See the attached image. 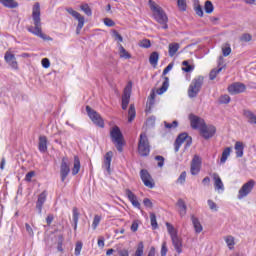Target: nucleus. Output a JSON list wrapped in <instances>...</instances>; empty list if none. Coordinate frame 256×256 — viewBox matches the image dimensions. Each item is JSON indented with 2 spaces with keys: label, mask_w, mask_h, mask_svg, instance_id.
Returning <instances> with one entry per match:
<instances>
[{
  "label": "nucleus",
  "mask_w": 256,
  "mask_h": 256,
  "mask_svg": "<svg viewBox=\"0 0 256 256\" xmlns=\"http://www.w3.org/2000/svg\"><path fill=\"white\" fill-rule=\"evenodd\" d=\"M113 37L120 43H123V36H121V34H119V32L116 30L113 31Z\"/></svg>",
  "instance_id": "59"
},
{
  "label": "nucleus",
  "mask_w": 256,
  "mask_h": 256,
  "mask_svg": "<svg viewBox=\"0 0 256 256\" xmlns=\"http://www.w3.org/2000/svg\"><path fill=\"white\" fill-rule=\"evenodd\" d=\"M231 151H232L231 147H227L223 150L222 156L220 158V163L222 165H225V163H227V159H229V156L231 155Z\"/></svg>",
  "instance_id": "27"
},
{
  "label": "nucleus",
  "mask_w": 256,
  "mask_h": 256,
  "mask_svg": "<svg viewBox=\"0 0 256 256\" xmlns=\"http://www.w3.org/2000/svg\"><path fill=\"white\" fill-rule=\"evenodd\" d=\"M222 53L224 57H229L231 55V44L226 43L222 46Z\"/></svg>",
  "instance_id": "41"
},
{
  "label": "nucleus",
  "mask_w": 256,
  "mask_h": 256,
  "mask_svg": "<svg viewBox=\"0 0 256 256\" xmlns=\"http://www.w3.org/2000/svg\"><path fill=\"white\" fill-rule=\"evenodd\" d=\"M187 143V145H190L191 143V137H189V135H187V133H182L180 134L174 144V149L175 152L177 153L179 151V149H181V145H183V143Z\"/></svg>",
  "instance_id": "11"
},
{
  "label": "nucleus",
  "mask_w": 256,
  "mask_h": 256,
  "mask_svg": "<svg viewBox=\"0 0 256 256\" xmlns=\"http://www.w3.org/2000/svg\"><path fill=\"white\" fill-rule=\"evenodd\" d=\"M149 3H150V9L153 10L155 21H157V23L162 25V29H169V25H167L169 18L167 17V14L165 13V11H163V8H161L160 6H157V4L153 2V0H150Z\"/></svg>",
  "instance_id": "2"
},
{
  "label": "nucleus",
  "mask_w": 256,
  "mask_h": 256,
  "mask_svg": "<svg viewBox=\"0 0 256 256\" xmlns=\"http://www.w3.org/2000/svg\"><path fill=\"white\" fill-rule=\"evenodd\" d=\"M139 45L140 47H143V49H149V47H151V41L149 39H144L140 41Z\"/></svg>",
  "instance_id": "49"
},
{
  "label": "nucleus",
  "mask_w": 256,
  "mask_h": 256,
  "mask_svg": "<svg viewBox=\"0 0 256 256\" xmlns=\"http://www.w3.org/2000/svg\"><path fill=\"white\" fill-rule=\"evenodd\" d=\"M177 5L180 11H187V2L185 0H177Z\"/></svg>",
  "instance_id": "44"
},
{
  "label": "nucleus",
  "mask_w": 256,
  "mask_h": 256,
  "mask_svg": "<svg viewBox=\"0 0 256 256\" xmlns=\"http://www.w3.org/2000/svg\"><path fill=\"white\" fill-rule=\"evenodd\" d=\"M218 103H219V105H227V104L231 103V98H229V97H219L218 98Z\"/></svg>",
  "instance_id": "50"
},
{
  "label": "nucleus",
  "mask_w": 256,
  "mask_h": 256,
  "mask_svg": "<svg viewBox=\"0 0 256 256\" xmlns=\"http://www.w3.org/2000/svg\"><path fill=\"white\" fill-rule=\"evenodd\" d=\"M143 203H144L145 207H148V209H152L153 208V202H151V199L145 198L143 200Z\"/></svg>",
  "instance_id": "62"
},
{
  "label": "nucleus",
  "mask_w": 256,
  "mask_h": 256,
  "mask_svg": "<svg viewBox=\"0 0 256 256\" xmlns=\"http://www.w3.org/2000/svg\"><path fill=\"white\" fill-rule=\"evenodd\" d=\"M149 63L153 67H157V63H159V53L158 52H152L149 57Z\"/></svg>",
  "instance_id": "31"
},
{
  "label": "nucleus",
  "mask_w": 256,
  "mask_h": 256,
  "mask_svg": "<svg viewBox=\"0 0 256 256\" xmlns=\"http://www.w3.org/2000/svg\"><path fill=\"white\" fill-rule=\"evenodd\" d=\"M118 256H129V250L127 249H117Z\"/></svg>",
  "instance_id": "58"
},
{
  "label": "nucleus",
  "mask_w": 256,
  "mask_h": 256,
  "mask_svg": "<svg viewBox=\"0 0 256 256\" xmlns=\"http://www.w3.org/2000/svg\"><path fill=\"white\" fill-rule=\"evenodd\" d=\"M236 157H243V144L236 142L235 144Z\"/></svg>",
  "instance_id": "39"
},
{
  "label": "nucleus",
  "mask_w": 256,
  "mask_h": 256,
  "mask_svg": "<svg viewBox=\"0 0 256 256\" xmlns=\"http://www.w3.org/2000/svg\"><path fill=\"white\" fill-rule=\"evenodd\" d=\"M195 12L198 17H203V7H201L200 4L195 6Z\"/></svg>",
  "instance_id": "56"
},
{
  "label": "nucleus",
  "mask_w": 256,
  "mask_h": 256,
  "mask_svg": "<svg viewBox=\"0 0 256 256\" xmlns=\"http://www.w3.org/2000/svg\"><path fill=\"white\" fill-rule=\"evenodd\" d=\"M110 137L112 142L116 145V149L120 152L123 151V134L121 133V129L117 126L112 127Z\"/></svg>",
  "instance_id": "4"
},
{
  "label": "nucleus",
  "mask_w": 256,
  "mask_h": 256,
  "mask_svg": "<svg viewBox=\"0 0 256 256\" xmlns=\"http://www.w3.org/2000/svg\"><path fill=\"white\" fill-rule=\"evenodd\" d=\"M179 125V123L175 120L173 123L164 122V127L166 129H176V127Z\"/></svg>",
  "instance_id": "51"
},
{
  "label": "nucleus",
  "mask_w": 256,
  "mask_h": 256,
  "mask_svg": "<svg viewBox=\"0 0 256 256\" xmlns=\"http://www.w3.org/2000/svg\"><path fill=\"white\" fill-rule=\"evenodd\" d=\"M113 159V152H107L104 157L103 169H106L108 173H111V160Z\"/></svg>",
  "instance_id": "20"
},
{
  "label": "nucleus",
  "mask_w": 256,
  "mask_h": 256,
  "mask_svg": "<svg viewBox=\"0 0 256 256\" xmlns=\"http://www.w3.org/2000/svg\"><path fill=\"white\" fill-rule=\"evenodd\" d=\"M81 249H83V243L77 242L75 247V255L80 256L81 255Z\"/></svg>",
  "instance_id": "54"
},
{
  "label": "nucleus",
  "mask_w": 256,
  "mask_h": 256,
  "mask_svg": "<svg viewBox=\"0 0 256 256\" xmlns=\"http://www.w3.org/2000/svg\"><path fill=\"white\" fill-rule=\"evenodd\" d=\"M155 159L156 161H158V167H163L165 163V158H163V156H156Z\"/></svg>",
  "instance_id": "61"
},
{
  "label": "nucleus",
  "mask_w": 256,
  "mask_h": 256,
  "mask_svg": "<svg viewBox=\"0 0 256 256\" xmlns=\"http://www.w3.org/2000/svg\"><path fill=\"white\" fill-rule=\"evenodd\" d=\"M191 174L198 175L199 171H201V158L197 155L194 156L191 163Z\"/></svg>",
  "instance_id": "16"
},
{
  "label": "nucleus",
  "mask_w": 256,
  "mask_h": 256,
  "mask_svg": "<svg viewBox=\"0 0 256 256\" xmlns=\"http://www.w3.org/2000/svg\"><path fill=\"white\" fill-rule=\"evenodd\" d=\"M143 249H145L143 242H139L138 247L135 252V256H143Z\"/></svg>",
  "instance_id": "46"
},
{
  "label": "nucleus",
  "mask_w": 256,
  "mask_h": 256,
  "mask_svg": "<svg viewBox=\"0 0 256 256\" xmlns=\"http://www.w3.org/2000/svg\"><path fill=\"white\" fill-rule=\"evenodd\" d=\"M221 71H223V67H220L218 69H213L211 72H210V80L213 81L216 77H217V74L218 73H221Z\"/></svg>",
  "instance_id": "45"
},
{
  "label": "nucleus",
  "mask_w": 256,
  "mask_h": 256,
  "mask_svg": "<svg viewBox=\"0 0 256 256\" xmlns=\"http://www.w3.org/2000/svg\"><path fill=\"white\" fill-rule=\"evenodd\" d=\"M0 3L9 9H15L16 7H19V4L15 2V0H0Z\"/></svg>",
  "instance_id": "30"
},
{
  "label": "nucleus",
  "mask_w": 256,
  "mask_h": 256,
  "mask_svg": "<svg viewBox=\"0 0 256 256\" xmlns=\"http://www.w3.org/2000/svg\"><path fill=\"white\" fill-rule=\"evenodd\" d=\"M166 227L171 239L179 237V235H177V229H175V227L171 225V223L167 222Z\"/></svg>",
  "instance_id": "33"
},
{
  "label": "nucleus",
  "mask_w": 256,
  "mask_h": 256,
  "mask_svg": "<svg viewBox=\"0 0 256 256\" xmlns=\"http://www.w3.org/2000/svg\"><path fill=\"white\" fill-rule=\"evenodd\" d=\"M150 221L153 229H157V216L154 213L150 214Z\"/></svg>",
  "instance_id": "52"
},
{
  "label": "nucleus",
  "mask_w": 256,
  "mask_h": 256,
  "mask_svg": "<svg viewBox=\"0 0 256 256\" xmlns=\"http://www.w3.org/2000/svg\"><path fill=\"white\" fill-rule=\"evenodd\" d=\"M104 25H106L107 27H115V22L110 18H105Z\"/></svg>",
  "instance_id": "60"
},
{
  "label": "nucleus",
  "mask_w": 256,
  "mask_h": 256,
  "mask_svg": "<svg viewBox=\"0 0 256 256\" xmlns=\"http://www.w3.org/2000/svg\"><path fill=\"white\" fill-rule=\"evenodd\" d=\"M167 255V242L162 243V248H161V256H166Z\"/></svg>",
  "instance_id": "64"
},
{
  "label": "nucleus",
  "mask_w": 256,
  "mask_h": 256,
  "mask_svg": "<svg viewBox=\"0 0 256 256\" xmlns=\"http://www.w3.org/2000/svg\"><path fill=\"white\" fill-rule=\"evenodd\" d=\"M245 89H247L245 84L240 82H235L228 87V91L229 93H231V95H237L239 93H243L245 92Z\"/></svg>",
  "instance_id": "14"
},
{
  "label": "nucleus",
  "mask_w": 256,
  "mask_h": 256,
  "mask_svg": "<svg viewBox=\"0 0 256 256\" xmlns=\"http://www.w3.org/2000/svg\"><path fill=\"white\" fill-rule=\"evenodd\" d=\"M253 189H255V180L251 179L247 182H245L241 188L238 190L237 199L241 201L242 199H245L248 195H251L253 192Z\"/></svg>",
  "instance_id": "5"
},
{
  "label": "nucleus",
  "mask_w": 256,
  "mask_h": 256,
  "mask_svg": "<svg viewBox=\"0 0 256 256\" xmlns=\"http://www.w3.org/2000/svg\"><path fill=\"white\" fill-rule=\"evenodd\" d=\"M129 97H124L122 98V109H127L128 105H129Z\"/></svg>",
  "instance_id": "63"
},
{
  "label": "nucleus",
  "mask_w": 256,
  "mask_h": 256,
  "mask_svg": "<svg viewBox=\"0 0 256 256\" xmlns=\"http://www.w3.org/2000/svg\"><path fill=\"white\" fill-rule=\"evenodd\" d=\"M47 200V194L45 192L41 193L38 197V201L36 203V208L38 209V212L41 213L43 209V205L45 201Z\"/></svg>",
  "instance_id": "24"
},
{
  "label": "nucleus",
  "mask_w": 256,
  "mask_h": 256,
  "mask_svg": "<svg viewBox=\"0 0 256 256\" xmlns=\"http://www.w3.org/2000/svg\"><path fill=\"white\" fill-rule=\"evenodd\" d=\"M25 227L29 237H35V232H33V228L31 227V225H29V223H26Z\"/></svg>",
  "instance_id": "55"
},
{
  "label": "nucleus",
  "mask_w": 256,
  "mask_h": 256,
  "mask_svg": "<svg viewBox=\"0 0 256 256\" xmlns=\"http://www.w3.org/2000/svg\"><path fill=\"white\" fill-rule=\"evenodd\" d=\"M169 89V77H164L162 86L156 90L157 95H163Z\"/></svg>",
  "instance_id": "26"
},
{
  "label": "nucleus",
  "mask_w": 256,
  "mask_h": 256,
  "mask_svg": "<svg viewBox=\"0 0 256 256\" xmlns=\"http://www.w3.org/2000/svg\"><path fill=\"white\" fill-rule=\"evenodd\" d=\"M217 133V128L213 125H207L204 123L203 127L200 129V135L204 139H211Z\"/></svg>",
  "instance_id": "10"
},
{
  "label": "nucleus",
  "mask_w": 256,
  "mask_h": 256,
  "mask_svg": "<svg viewBox=\"0 0 256 256\" xmlns=\"http://www.w3.org/2000/svg\"><path fill=\"white\" fill-rule=\"evenodd\" d=\"M207 205H208L210 211H212L213 213H217V211H219V205H217L215 203V201H213V199H208Z\"/></svg>",
  "instance_id": "34"
},
{
  "label": "nucleus",
  "mask_w": 256,
  "mask_h": 256,
  "mask_svg": "<svg viewBox=\"0 0 256 256\" xmlns=\"http://www.w3.org/2000/svg\"><path fill=\"white\" fill-rule=\"evenodd\" d=\"M125 195L132 203L133 207H136V209H141V203H139V200H137V196L134 193H132L131 190L126 189Z\"/></svg>",
  "instance_id": "18"
},
{
  "label": "nucleus",
  "mask_w": 256,
  "mask_h": 256,
  "mask_svg": "<svg viewBox=\"0 0 256 256\" xmlns=\"http://www.w3.org/2000/svg\"><path fill=\"white\" fill-rule=\"evenodd\" d=\"M71 173V168L69 167V161L67 158L62 159V163L60 166V177L61 181L64 182L67 179V176Z\"/></svg>",
  "instance_id": "12"
},
{
  "label": "nucleus",
  "mask_w": 256,
  "mask_h": 256,
  "mask_svg": "<svg viewBox=\"0 0 256 256\" xmlns=\"http://www.w3.org/2000/svg\"><path fill=\"white\" fill-rule=\"evenodd\" d=\"M4 59L8 65L12 69H19V64L17 63V58H15V54L11 53V51H7L4 55Z\"/></svg>",
  "instance_id": "15"
},
{
  "label": "nucleus",
  "mask_w": 256,
  "mask_h": 256,
  "mask_svg": "<svg viewBox=\"0 0 256 256\" xmlns=\"http://www.w3.org/2000/svg\"><path fill=\"white\" fill-rule=\"evenodd\" d=\"M72 221L74 223V231H77V225L79 223V210L77 208H73L72 210Z\"/></svg>",
  "instance_id": "32"
},
{
  "label": "nucleus",
  "mask_w": 256,
  "mask_h": 256,
  "mask_svg": "<svg viewBox=\"0 0 256 256\" xmlns=\"http://www.w3.org/2000/svg\"><path fill=\"white\" fill-rule=\"evenodd\" d=\"M203 81V76H198L193 79L188 89L189 97L197 96V93H199V91H201V87H203Z\"/></svg>",
  "instance_id": "6"
},
{
  "label": "nucleus",
  "mask_w": 256,
  "mask_h": 256,
  "mask_svg": "<svg viewBox=\"0 0 256 256\" xmlns=\"http://www.w3.org/2000/svg\"><path fill=\"white\" fill-rule=\"evenodd\" d=\"M213 181L214 189L217 191V193H223V191H225V185L223 184V180H221L219 174H213Z\"/></svg>",
  "instance_id": "17"
},
{
  "label": "nucleus",
  "mask_w": 256,
  "mask_h": 256,
  "mask_svg": "<svg viewBox=\"0 0 256 256\" xmlns=\"http://www.w3.org/2000/svg\"><path fill=\"white\" fill-rule=\"evenodd\" d=\"M81 11H83L85 13V15H87L88 17H91V15H93V11L91 10V8L89 7V4H82L80 6Z\"/></svg>",
  "instance_id": "42"
},
{
  "label": "nucleus",
  "mask_w": 256,
  "mask_h": 256,
  "mask_svg": "<svg viewBox=\"0 0 256 256\" xmlns=\"http://www.w3.org/2000/svg\"><path fill=\"white\" fill-rule=\"evenodd\" d=\"M192 225L194 227L195 233L199 234L203 232V225L201 224V221H199V218L192 216L191 217Z\"/></svg>",
  "instance_id": "22"
},
{
  "label": "nucleus",
  "mask_w": 256,
  "mask_h": 256,
  "mask_svg": "<svg viewBox=\"0 0 256 256\" xmlns=\"http://www.w3.org/2000/svg\"><path fill=\"white\" fill-rule=\"evenodd\" d=\"M225 243L227 244L228 249H233L235 247V238L233 236H226Z\"/></svg>",
  "instance_id": "38"
},
{
  "label": "nucleus",
  "mask_w": 256,
  "mask_h": 256,
  "mask_svg": "<svg viewBox=\"0 0 256 256\" xmlns=\"http://www.w3.org/2000/svg\"><path fill=\"white\" fill-rule=\"evenodd\" d=\"M215 7L213 6V2L207 0L204 5L205 13L211 14L214 11Z\"/></svg>",
  "instance_id": "36"
},
{
  "label": "nucleus",
  "mask_w": 256,
  "mask_h": 256,
  "mask_svg": "<svg viewBox=\"0 0 256 256\" xmlns=\"http://www.w3.org/2000/svg\"><path fill=\"white\" fill-rule=\"evenodd\" d=\"M181 45L179 43H170L168 46L169 57H175L177 51H179Z\"/></svg>",
  "instance_id": "25"
},
{
  "label": "nucleus",
  "mask_w": 256,
  "mask_h": 256,
  "mask_svg": "<svg viewBox=\"0 0 256 256\" xmlns=\"http://www.w3.org/2000/svg\"><path fill=\"white\" fill-rule=\"evenodd\" d=\"M243 115H244V117H246L248 122H250L251 124L256 125V116H255V114H253V112H251L249 110H244Z\"/></svg>",
  "instance_id": "28"
},
{
  "label": "nucleus",
  "mask_w": 256,
  "mask_h": 256,
  "mask_svg": "<svg viewBox=\"0 0 256 256\" xmlns=\"http://www.w3.org/2000/svg\"><path fill=\"white\" fill-rule=\"evenodd\" d=\"M119 53L120 57L124 59H131V54H129V52H127V50H125V48L121 44H119Z\"/></svg>",
  "instance_id": "37"
},
{
  "label": "nucleus",
  "mask_w": 256,
  "mask_h": 256,
  "mask_svg": "<svg viewBox=\"0 0 256 256\" xmlns=\"http://www.w3.org/2000/svg\"><path fill=\"white\" fill-rule=\"evenodd\" d=\"M41 63L44 69H49V67H51V62L49 61V58L42 59Z\"/></svg>",
  "instance_id": "57"
},
{
  "label": "nucleus",
  "mask_w": 256,
  "mask_h": 256,
  "mask_svg": "<svg viewBox=\"0 0 256 256\" xmlns=\"http://www.w3.org/2000/svg\"><path fill=\"white\" fill-rule=\"evenodd\" d=\"M190 125L192 129H200L203 127L205 120H203L201 117L196 116L195 114L189 115Z\"/></svg>",
  "instance_id": "13"
},
{
  "label": "nucleus",
  "mask_w": 256,
  "mask_h": 256,
  "mask_svg": "<svg viewBox=\"0 0 256 256\" xmlns=\"http://www.w3.org/2000/svg\"><path fill=\"white\" fill-rule=\"evenodd\" d=\"M86 112L94 125H97V127L101 128L105 127V122L103 121V118H101V115L97 113V111L92 109L90 106H86Z\"/></svg>",
  "instance_id": "7"
},
{
  "label": "nucleus",
  "mask_w": 256,
  "mask_h": 256,
  "mask_svg": "<svg viewBox=\"0 0 256 256\" xmlns=\"http://www.w3.org/2000/svg\"><path fill=\"white\" fill-rule=\"evenodd\" d=\"M133 89V82L129 81L124 88V97H131V91Z\"/></svg>",
  "instance_id": "40"
},
{
  "label": "nucleus",
  "mask_w": 256,
  "mask_h": 256,
  "mask_svg": "<svg viewBox=\"0 0 256 256\" xmlns=\"http://www.w3.org/2000/svg\"><path fill=\"white\" fill-rule=\"evenodd\" d=\"M171 241L175 251H177L178 254L183 253V240H181L179 236H176L174 238H171Z\"/></svg>",
  "instance_id": "19"
},
{
  "label": "nucleus",
  "mask_w": 256,
  "mask_h": 256,
  "mask_svg": "<svg viewBox=\"0 0 256 256\" xmlns=\"http://www.w3.org/2000/svg\"><path fill=\"white\" fill-rule=\"evenodd\" d=\"M187 179V172H182L180 176L177 179V183L179 185H183L185 183V180Z\"/></svg>",
  "instance_id": "47"
},
{
  "label": "nucleus",
  "mask_w": 256,
  "mask_h": 256,
  "mask_svg": "<svg viewBox=\"0 0 256 256\" xmlns=\"http://www.w3.org/2000/svg\"><path fill=\"white\" fill-rule=\"evenodd\" d=\"M101 223V216L95 215L93 222H92V229L95 231L97 227H99V224Z\"/></svg>",
  "instance_id": "43"
},
{
  "label": "nucleus",
  "mask_w": 256,
  "mask_h": 256,
  "mask_svg": "<svg viewBox=\"0 0 256 256\" xmlns=\"http://www.w3.org/2000/svg\"><path fill=\"white\" fill-rule=\"evenodd\" d=\"M136 117L135 105L131 104L128 110V122L131 123Z\"/></svg>",
  "instance_id": "35"
},
{
  "label": "nucleus",
  "mask_w": 256,
  "mask_h": 256,
  "mask_svg": "<svg viewBox=\"0 0 256 256\" xmlns=\"http://www.w3.org/2000/svg\"><path fill=\"white\" fill-rule=\"evenodd\" d=\"M67 13H69V15H72L74 19L78 20L76 34L79 35V33H81V29H83V26L85 25V17L81 15V13L73 10V8H67Z\"/></svg>",
  "instance_id": "8"
},
{
  "label": "nucleus",
  "mask_w": 256,
  "mask_h": 256,
  "mask_svg": "<svg viewBox=\"0 0 256 256\" xmlns=\"http://www.w3.org/2000/svg\"><path fill=\"white\" fill-rule=\"evenodd\" d=\"M154 104H155V98L154 97L149 98L146 103V111H151V107H153Z\"/></svg>",
  "instance_id": "53"
},
{
  "label": "nucleus",
  "mask_w": 256,
  "mask_h": 256,
  "mask_svg": "<svg viewBox=\"0 0 256 256\" xmlns=\"http://www.w3.org/2000/svg\"><path fill=\"white\" fill-rule=\"evenodd\" d=\"M32 19L34 22V27L28 28L29 33L40 37L41 39L47 40V35L43 34L41 30V4L39 2L34 3L32 7Z\"/></svg>",
  "instance_id": "1"
},
{
  "label": "nucleus",
  "mask_w": 256,
  "mask_h": 256,
  "mask_svg": "<svg viewBox=\"0 0 256 256\" xmlns=\"http://www.w3.org/2000/svg\"><path fill=\"white\" fill-rule=\"evenodd\" d=\"M251 39H253V37L251 36V34H242V36L240 37V41H242V43H249V41H251Z\"/></svg>",
  "instance_id": "48"
},
{
  "label": "nucleus",
  "mask_w": 256,
  "mask_h": 256,
  "mask_svg": "<svg viewBox=\"0 0 256 256\" xmlns=\"http://www.w3.org/2000/svg\"><path fill=\"white\" fill-rule=\"evenodd\" d=\"M38 149L40 153L47 152V136H39Z\"/></svg>",
  "instance_id": "23"
},
{
  "label": "nucleus",
  "mask_w": 256,
  "mask_h": 256,
  "mask_svg": "<svg viewBox=\"0 0 256 256\" xmlns=\"http://www.w3.org/2000/svg\"><path fill=\"white\" fill-rule=\"evenodd\" d=\"M176 205L178 207L180 217H185V215H187V204L185 201H183V199H179Z\"/></svg>",
  "instance_id": "21"
},
{
  "label": "nucleus",
  "mask_w": 256,
  "mask_h": 256,
  "mask_svg": "<svg viewBox=\"0 0 256 256\" xmlns=\"http://www.w3.org/2000/svg\"><path fill=\"white\" fill-rule=\"evenodd\" d=\"M138 153L142 157H147L151 153V145H149V138L146 133H141L138 142Z\"/></svg>",
  "instance_id": "3"
},
{
  "label": "nucleus",
  "mask_w": 256,
  "mask_h": 256,
  "mask_svg": "<svg viewBox=\"0 0 256 256\" xmlns=\"http://www.w3.org/2000/svg\"><path fill=\"white\" fill-rule=\"evenodd\" d=\"M81 169V161L79 160L78 156L74 157V165L72 168V175H77Z\"/></svg>",
  "instance_id": "29"
},
{
  "label": "nucleus",
  "mask_w": 256,
  "mask_h": 256,
  "mask_svg": "<svg viewBox=\"0 0 256 256\" xmlns=\"http://www.w3.org/2000/svg\"><path fill=\"white\" fill-rule=\"evenodd\" d=\"M140 178L142 183H144L145 187H148V189H153V187H155V181L146 169L140 171Z\"/></svg>",
  "instance_id": "9"
}]
</instances>
